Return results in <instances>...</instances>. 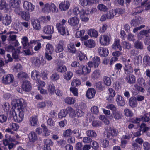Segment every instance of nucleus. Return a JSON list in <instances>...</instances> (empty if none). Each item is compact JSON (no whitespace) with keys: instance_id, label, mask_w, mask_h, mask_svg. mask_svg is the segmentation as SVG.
Returning <instances> with one entry per match:
<instances>
[{"instance_id":"obj_1","label":"nucleus","mask_w":150,"mask_h":150,"mask_svg":"<svg viewBox=\"0 0 150 150\" xmlns=\"http://www.w3.org/2000/svg\"><path fill=\"white\" fill-rule=\"evenodd\" d=\"M17 107L18 115L16 112H14L15 114L13 118L15 121L20 122L23 120L24 113L27 110L26 102L23 99H18L16 101Z\"/></svg>"},{"instance_id":"obj_2","label":"nucleus","mask_w":150,"mask_h":150,"mask_svg":"<svg viewBox=\"0 0 150 150\" xmlns=\"http://www.w3.org/2000/svg\"><path fill=\"white\" fill-rule=\"evenodd\" d=\"M67 22V20L63 19L59 22L56 23V28L58 32L63 36L69 35L68 30L66 25Z\"/></svg>"},{"instance_id":"obj_3","label":"nucleus","mask_w":150,"mask_h":150,"mask_svg":"<svg viewBox=\"0 0 150 150\" xmlns=\"http://www.w3.org/2000/svg\"><path fill=\"white\" fill-rule=\"evenodd\" d=\"M105 135L108 138L111 139L113 137L117 136L118 132V130L116 129L108 127L105 130Z\"/></svg>"},{"instance_id":"obj_4","label":"nucleus","mask_w":150,"mask_h":150,"mask_svg":"<svg viewBox=\"0 0 150 150\" xmlns=\"http://www.w3.org/2000/svg\"><path fill=\"white\" fill-rule=\"evenodd\" d=\"M14 78L13 76L10 74L4 75L2 79V82L5 84H8L12 83L13 81Z\"/></svg>"},{"instance_id":"obj_5","label":"nucleus","mask_w":150,"mask_h":150,"mask_svg":"<svg viewBox=\"0 0 150 150\" xmlns=\"http://www.w3.org/2000/svg\"><path fill=\"white\" fill-rule=\"evenodd\" d=\"M110 39V38L105 35H102L99 38L100 44L104 46L107 45L109 44Z\"/></svg>"},{"instance_id":"obj_6","label":"nucleus","mask_w":150,"mask_h":150,"mask_svg":"<svg viewBox=\"0 0 150 150\" xmlns=\"http://www.w3.org/2000/svg\"><path fill=\"white\" fill-rule=\"evenodd\" d=\"M4 9L6 12H10L11 9L10 6L6 3L5 0H0V10Z\"/></svg>"},{"instance_id":"obj_7","label":"nucleus","mask_w":150,"mask_h":150,"mask_svg":"<svg viewBox=\"0 0 150 150\" xmlns=\"http://www.w3.org/2000/svg\"><path fill=\"white\" fill-rule=\"evenodd\" d=\"M70 6L69 2L67 0H64L59 5L60 9L63 11L68 10Z\"/></svg>"},{"instance_id":"obj_8","label":"nucleus","mask_w":150,"mask_h":150,"mask_svg":"<svg viewBox=\"0 0 150 150\" xmlns=\"http://www.w3.org/2000/svg\"><path fill=\"white\" fill-rule=\"evenodd\" d=\"M26 0H23V7L24 8L28 11H32L34 9L35 6L30 2L26 1Z\"/></svg>"},{"instance_id":"obj_9","label":"nucleus","mask_w":150,"mask_h":150,"mask_svg":"<svg viewBox=\"0 0 150 150\" xmlns=\"http://www.w3.org/2000/svg\"><path fill=\"white\" fill-rule=\"evenodd\" d=\"M38 123V118L37 116H32L29 120V124L31 126L35 127Z\"/></svg>"},{"instance_id":"obj_10","label":"nucleus","mask_w":150,"mask_h":150,"mask_svg":"<svg viewBox=\"0 0 150 150\" xmlns=\"http://www.w3.org/2000/svg\"><path fill=\"white\" fill-rule=\"evenodd\" d=\"M23 89L25 91L28 92L30 91L31 88V84L30 82L27 80L23 81L22 85Z\"/></svg>"},{"instance_id":"obj_11","label":"nucleus","mask_w":150,"mask_h":150,"mask_svg":"<svg viewBox=\"0 0 150 150\" xmlns=\"http://www.w3.org/2000/svg\"><path fill=\"white\" fill-rule=\"evenodd\" d=\"M54 27L51 25H46L44 27L43 29V31L44 33L46 34H51L54 32Z\"/></svg>"},{"instance_id":"obj_12","label":"nucleus","mask_w":150,"mask_h":150,"mask_svg":"<svg viewBox=\"0 0 150 150\" xmlns=\"http://www.w3.org/2000/svg\"><path fill=\"white\" fill-rule=\"evenodd\" d=\"M109 96L107 100L110 102H112L113 100V98L115 96L116 93L114 90L112 88H109L108 89Z\"/></svg>"},{"instance_id":"obj_13","label":"nucleus","mask_w":150,"mask_h":150,"mask_svg":"<svg viewBox=\"0 0 150 150\" xmlns=\"http://www.w3.org/2000/svg\"><path fill=\"white\" fill-rule=\"evenodd\" d=\"M79 68L82 69V71L79 72V71H77V72L80 74L85 75L89 74L90 72V68L89 69L87 66H85L81 65L80 66Z\"/></svg>"},{"instance_id":"obj_14","label":"nucleus","mask_w":150,"mask_h":150,"mask_svg":"<svg viewBox=\"0 0 150 150\" xmlns=\"http://www.w3.org/2000/svg\"><path fill=\"white\" fill-rule=\"evenodd\" d=\"M31 62L33 65L34 67H39L41 64L40 58L37 57H35L32 58Z\"/></svg>"},{"instance_id":"obj_15","label":"nucleus","mask_w":150,"mask_h":150,"mask_svg":"<svg viewBox=\"0 0 150 150\" xmlns=\"http://www.w3.org/2000/svg\"><path fill=\"white\" fill-rule=\"evenodd\" d=\"M98 53L100 56L106 57L108 54V49L106 48L100 47L98 48Z\"/></svg>"},{"instance_id":"obj_16","label":"nucleus","mask_w":150,"mask_h":150,"mask_svg":"<svg viewBox=\"0 0 150 150\" xmlns=\"http://www.w3.org/2000/svg\"><path fill=\"white\" fill-rule=\"evenodd\" d=\"M40 20L33 19L31 20V24L34 28L35 30H39L41 28Z\"/></svg>"},{"instance_id":"obj_17","label":"nucleus","mask_w":150,"mask_h":150,"mask_svg":"<svg viewBox=\"0 0 150 150\" xmlns=\"http://www.w3.org/2000/svg\"><path fill=\"white\" fill-rule=\"evenodd\" d=\"M112 117L111 118L113 117L116 120H119L121 119L123 115L121 112L116 110L112 112Z\"/></svg>"},{"instance_id":"obj_18","label":"nucleus","mask_w":150,"mask_h":150,"mask_svg":"<svg viewBox=\"0 0 150 150\" xmlns=\"http://www.w3.org/2000/svg\"><path fill=\"white\" fill-rule=\"evenodd\" d=\"M79 22V18L76 16L69 19L68 23L71 26H75L78 24Z\"/></svg>"},{"instance_id":"obj_19","label":"nucleus","mask_w":150,"mask_h":150,"mask_svg":"<svg viewBox=\"0 0 150 150\" xmlns=\"http://www.w3.org/2000/svg\"><path fill=\"white\" fill-rule=\"evenodd\" d=\"M112 48L114 49H118L120 51L122 50V47L120 44L119 39L116 38L115 39L114 42L112 46Z\"/></svg>"},{"instance_id":"obj_20","label":"nucleus","mask_w":150,"mask_h":150,"mask_svg":"<svg viewBox=\"0 0 150 150\" xmlns=\"http://www.w3.org/2000/svg\"><path fill=\"white\" fill-rule=\"evenodd\" d=\"M21 3V0H10L9 1L10 6L14 8L19 6Z\"/></svg>"},{"instance_id":"obj_21","label":"nucleus","mask_w":150,"mask_h":150,"mask_svg":"<svg viewBox=\"0 0 150 150\" xmlns=\"http://www.w3.org/2000/svg\"><path fill=\"white\" fill-rule=\"evenodd\" d=\"M137 103L136 98L134 96L131 97L129 99V105L132 108L137 107Z\"/></svg>"},{"instance_id":"obj_22","label":"nucleus","mask_w":150,"mask_h":150,"mask_svg":"<svg viewBox=\"0 0 150 150\" xmlns=\"http://www.w3.org/2000/svg\"><path fill=\"white\" fill-rule=\"evenodd\" d=\"M116 100L119 105L123 106L125 104L124 98L120 95H117V96Z\"/></svg>"},{"instance_id":"obj_23","label":"nucleus","mask_w":150,"mask_h":150,"mask_svg":"<svg viewBox=\"0 0 150 150\" xmlns=\"http://www.w3.org/2000/svg\"><path fill=\"white\" fill-rule=\"evenodd\" d=\"M84 44L88 48H92L95 46V43L94 40L92 39H90L84 41Z\"/></svg>"},{"instance_id":"obj_24","label":"nucleus","mask_w":150,"mask_h":150,"mask_svg":"<svg viewBox=\"0 0 150 150\" xmlns=\"http://www.w3.org/2000/svg\"><path fill=\"white\" fill-rule=\"evenodd\" d=\"M95 93V90L93 88H90L87 91L86 95L88 98L91 99L93 97Z\"/></svg>"},{"instance_id":"obj_25","label":"nucleus","mask_w":150,"mask_h":150,"mask_svg":"<svg viewBox=\"0 0 150 150\" xmlns=\"http://www.w3.org/2000/svg\"><path fill=\"white\" fill-rule=\"evenodd\" d=\"M127 82L130 84H133L136 82V77L133 74H130L129 76H127L125 78Z\"/></svg>"},{"instance_id":"obj_26","label":"nucleus","mask_w":150,"mask_h":150,"mask_svg":"<svg viewBox=\"0 0 150 150\" xmlns=\"http://www.w3.org/2000/svg\"><path fill=\"white\" fill-rule=\"evenodd\" d=\"M64 43V41L62 40L59 41L58 44L57 45L55 49L56 53H59L62 52L63 50V47L62 45Z\"/></svg>"},{"instance_id":"obj_27","label":"nucleus","mask_w":150,"mask_h":150,"mask_svg":"<svg viewBox=\"0 0 150 150\" xmlns=\"http://www.w3.org/2000/svg\"><path fill=\"white\" fill-rule=\"evenodd\" d=\"M21 43L24 49H27L29 46L28 38L26 36L23 37L21 39Z\"/></svg>"},{"instance_id":"obj_28","label":"nucleus","mask_w":150,"mask_h":150,"mask_svg":"<svg viewBox=\"0 0 150 150\" xmlns=\"http://www.w3.org/2000/svg\"><path fill=\"white\" fill-rule=\"evenodd\" d=\"M67 49L68 52L74 54L76 51L74 44L73 43H70L68 45Z\"/></svg>"},{"instance_id":"obj_29","label":"nucleus","mask_w":150,"mask_h":150,"mask_svg":"<svg viewBox=\"0 0 150 150\" xmlns=\"http://www.w3.org/2000/svg\"><path fill=\"white\" fill-rule=\"evenodd\" d=\"M76 98L73 97H67L64 99L65 102L67 104L72 105L74 104Z\"/></svg>"},{"instance_id":"obj_30","label":"nucleus","mask_w":150,"mask_h":150,"mask_svg":"<svg viewBox=\"0 0 150 150\" xmlns=\"http://www.w3.org/2000/svg\"><path fill=\"white\" fill-rule=\"evenodd\" d=\"M45 53H49L50 54H52L54 51L53 46L51 44L48 43L46 45Z\"/></svg>"},{"instance_id":"obj_31","label":"nucleus","mask_w":150,"mask_h":150,"mask_svg":"<svg viewBox=\"0 0 150 150\" xmlns=\"http://www.w3.org/2000/svg\"><path fill=\"white\" fill-rule=\"evenodd\" d=\"M56 69L58 72L64 73L67 71L66 67L63 65L58 64L56 67Z\"/></svg>"},{"instance_id":"obj_32","label":"nucleus","mask_w":150,"mask_h":150,"mask_svg":"<svg viewBox=\"0 0 150 150\" xmlns=\"http://www.w3.org/2000/svg\"><path fill=\"white\" fill-rule=\"evenodd\" d=\"M29 138L31 142H34L38 139V137L34 132H31L29 134Z\"/></svg>"},{"instance_id":"obj_33","label":"nucleus","mask_w":150,"mask_h":150,"mask_svg":"<svg viewBox=\"0 0 150 150\" xmlns=\"http://www.w3.org/2000/svg\"><path fill=\"white\" fill-rule=\"evenodd\" d=\"M11 19L10 15L7 14L5 16L3 20V23L6 25H8L11 23Z\"/></svg>"},{"instance_id":"obj_34","label":"nucleus","mask_w":150,"mask_h":150,"mask_svg":"<svg viewBox=\"0 0 150 150\" xmlns=\"http://www.w3.org/2000/svg\"><path fill=\"white\" fill-rule=\"evenodd\" d=\"M40 21L42 23H46L50 20V17L49 16H41L39 18Z\"/></svg>"},{"instance_id":"obj_35","label":"nucleus","mask_w":150,"mask_h":150,"mask_svg":"<svg viewBox=\"0 0 150 150\" xmlns=\"http://www.w3.org/2000/svg\"><path fill=\"white\" fill-rule=\"evenodd\" d=\"M93 65L94 68L98 67L100 63V59L99 57L96 56L93 59Z\"/></svg>"},{"instance_id":"obj_36","label":"nucleus","mask_w":150,"mask_h":150,"mask_svg":"<svg viewBox=\"0 0 150 150\" xmlns=\"http://www.w3.org/2000/svg\"><path fill=\"white\" fill-rule=\"evenodd\" d=\"M101 75V71L98 70H95L91 75L92 78L93 79H97Z\"/></svg>"},{"instance_id":"obj_37","label":"nucleus","mask_w":150,"mask_h":150,"mask_svg":"<svg viewBox=\"0 0 150 150\" xmlns=\"http://www.w3.org/2000/svg\"><path fill=\"white\" fill-rule=\"evenodd\" d=\"M143 61L144 67L150 66V57L149 56H145L143 58Z\"/></svg>"},{"instance_id":"obj_38","label":"nucleus","mask_w":150,"mask_h":150,"mask_svg":"<svg viewBox=\"0 0 150 150\" xmlns=\"http://www.w3.org/2000/svg\"><path fill=\"white\" fill-rule=\"evenodd\" d=\"M22 18L24 20L28 21L30 18V15L28 12L23 11L21 14Z\"/></svg>"},{"instance_id":"obj_39","label":"nucleus","mask_w":150,"mask_h":150,"mask_svg":"<svg viewBox=\"0 0 150 150\" xmlns=\"http://www.w3.org/2000/svg\"><path fill=\"white\" fill-rule=\"evenodd\" d=\"M88 34L91 37H97L98 36V33L96 30L94 29H91L88 31Z\"/></svg>"},{"instance_id":"obj_40","label":"nucleus","mask_w":150,"mask_h":150,"mask_svg":"<svg viewBox=\"0 0 150 150\" xmlns=\"http://www.w3.org/2000/svg\"><path fill=\"white\" fill-rule=\"evenodd\" d=\"M55 88L54 85L52 83H50L48 85L47 89L50 93L53 94L54 93Z\"/></svg>"},{"instance_id":"obj_41","label":"nucleus","mask_w":150,"mask_h":150,"mask_svg":"<svg viewBox=\"0 0 150 150\" xmlns=\"http://www.w3.org/2000/svg\"><path fill=\"white\" fill-rule=\"evenodd\" d=\"M106 14L107 16V19H112L116 15L115 11L113 10L108 11Z\"/></svg>"},{"instance_id":"obj_42","label":"nucleus","mask_w":150,"mask_h":150,"mask_svg":"<svg viewBox=\"0 0 150 150\" xmlns=\"http://www.w3.org/2000/svg\"><path fill=\"white\" fill-rule=\"evenodd\" d=\"M140 23V18L139 17H136L132 20L131 22L132 26H136Z\"/></svg>"},{"instance_id":"obj_43","label":"nucleus","mask_w":150,"mask_h":150,"mask_svg":"<svg viewBox=\"0 0 150 150\" xmlns=\"http://www.w3.org/2000/svg\"><path fill=\"white\" fill-rule=\"evenodd\" d=\"M9 43L10 45L8 46L9 49L13 50L14 47L18 45L19 43L17 40L13 41H9Z\"/></svg>"},{"instance_id":"obj_44","label":"nucleus","mask_w":150,"mask_h":150,"mask_svg":"<svg viewBox=\"0 0 150 150\" xmlns=\"http://www.w3.org/2000/svg\"><path fill=\"white\" fill-rule=\"evenodd\" d=\"M134 47L138 49H143V45L142 43L140 41L137 40L134 43Z\"/></svg>"},{"instance_id":"obj_45","label":"nucleus","mask_w":150,"mask_h":150,"mask_svg":"<svg viewBox=\"0 0 150 150\" xmlns=\"http://www.w3.org/2000/svg\"><path fill=\"white\" fill-rule=\"evenodd\" d=\"M141 5L142 6H145L146 10H148L150 9V0H145Z\"/></svg>"},{"instance_id":"obj_46","label":"nucleus","mask_w":150,"mask_h":150,"mask_svg":"<svg viewBox=\"0 0 150 150\" xmlns=\"http://www.w3.org/2000/svg\"><path fill=\"white\" fill-rule=\"evenodd\" d=\"M73 73L70 71H68L64 75V78L66 80H70L73 76Z\"/></svg>"},{"instance_id":"obj_47","label":"nucleus","mask_w":150,"mask_h":150,"mask_svg":"<svg viewBox=\"0 0 150 150\" xmlns=\"http://www.w3.org/2000/svg\"><path fill=\"white\" fill-rule=\"evenodd\" d=\"M18 77L20 80H23L24 79L28 78V75L25 72H20L18 74Z\"/></svg>"},{"instance_id":"obj_48","label":"nucleus","mask_w":150,"mask_h":150,"mask_svg":"<svg viewBox=\"0 0 150 150\" xmlns=\"http://www.w3.org/2000/svg\"><path fill=\"white\" fill-rule=\"evenodd\" d=\"M68 113L67 109H66L62 110L60 111L58 114V117L60 118H62L66 116Z\"/></svg>"},{"instance_id":"obj_49","label":"nucleus","mask_w":150,"mask_h":150,"mask_svg":"<svg viewBox=\"0 0 150 150\" xmlns=\"http://www.w3.org/2000/svg\"><path fill=\"white\" fill-rule=\"evenodd\" d=\"M104 84L107 86H110L111 84V81L110 78L108 76H104L103 79Z\"/></svg>"},{"instance_id":"obj_50","label":"nucleus","mask_w":150,"mask_h":150,"mask_svg":"<svg viewBox=\"0 0 150 150\" xmlns=\"http://www.w3.org/2000/svg\"><path fill=\"white\" fill-rule=\"evenodd\" d=\"M122 47L124 49L129 50L131 48L132 46L131 44L129 42L124 41L122 42Z\"/></svg>"},{"instance_id":"obj_51","label":"nucleus","mask_w":150,"mask_h":150,"mask_svg":"<svg viewBox=\"0 0 150 150\" xmlns=\"http://www.w3.org/2000/svg\"><path fill=\"white\" fill-rule=\"evenodd\" d=\"M67 110L68 113H69L70 116L71 117L73 118L74 117L76 114L75 112L73 109L71 107H69L67 108Z\"/></svg>"},{"instance_id":"obj_52","label":"nucleus","mask_w":150,"mask_h":150,"mask_svg":"<svg viewBox=\"0 0 150 150\" xmlns=\"http://www.w3.org/2000/svg\"><path fill=\"white\" fill-rule=\"evenodd\" d=\"M143 10V8L142 7H138L133 10L132 15H135L137 13H141Z\"/></svg>"},{"instance_id":"obj_53","label":"nucleus","mask_w":150,"mask_h":150,"mask_svg":"<svg viewBox=\"0 0 150 150\" xmlns=\"http://www.w3.org/2000/svg\"><path fill=\"white\" fill-rule=\"evenodd\" d=\"M31 77L34 80L38 79L39 77V73L38 71L34 70L31 72Z\"/></svg>"},{"instance_id":"obj_54","label":"nucleus","mask_w":150,"mask_h":150,"mask_svg":"<svg viewBox=\"0 0 150 150\" xmlns=\"http://www.w3.org/2000/svg\"><path fill=\"white\" fill-rule=\"evenodd\" d=\"M86 134L88 136L91 137H94L96 136V133L93 130H88L86 131Z\"/></svg>"},{"instance_id":"obj_55","label":"nucleus","mask_w":150,"mask_h":150,"mask_svg":"<svg viewBox=\"0 0 150 150\" xmlns=\"http://www.w3.org/2000/svg\"><path fill=\"white\" fill-rule=\"evenodd\" d=\"M91 111L93 115H98L99 113V108L96 106L92 107L91 109Z\"/></svg>"},{"instance_id":"obj_56","label":"nucleus","mask_w":150,"mask_h":150,"mask_svg":"<svg viewBox=\"0 0 150 150\" xmlns=\"http://www.w3.org/2000/svg\"><path fill=\"white\" fill-rule=\"evenodd\" d=\"M137 83L141 86H145L146 85L145 80L142 77H139L137 79Z\"/></svg>"},{"instance_id":"obj_57","label":"nucleus","mask_w":150,"mask_h":150,"mask_svg":"<svg viewBox=\"0 0 150 150\" xmlns=\"http://www.w3.org/2000/svg\"><path fill=\"white\" fill-rule=\"evenodd\" d=\"M78 57L79 58V59L80 61H83L84 60H86L87 58L85 54L79 51L78 53Z\"/></svg>"},{"instance_id":"obj_58","label":"nucleus","mask_w":150,"mask_h":150,"mask_svg":"<svg viewBox=\"0 0 150 150\" xmlns=\"http://www.w3.org/2000/svg\"><path fill=\"white\" fill-rule=\"evenodd\" d=\"M60 78L59 75L57 73L52 74L50 76V79L53 81H56L58 80Z\"/></svg>"},{"instance_id":"obj_59","label":"nucleus","mask_w":150,"mask_h":150,"mask_svg":"<svg viewBox=\"0 0 150 150\" xmlns=\"http://www.w3.org/2000/svg\"><path fill=\"white\" fill-rule=\"evenodd\" d=\"M9 127L12 129L14 131L17 130L19 127L18 124L13 122L9 124Z\"/></svg>"},{"instance_id":"obj_60","label":"nucleus","mask_w":150,"mask_h":150,"mask_svg":"<svg viewBox=\"0 0 150 150\" xmlns=\"http://www.w3.org/2000/svg\"><path fill=\"white\" fill-rule=\"evenodd\" d=\"M98 9L100 11L106 12L108 10L107 6L103 4H99L97 6Z\"/></svg>"},{"instance_id":"obj_61","label":"nucleus","mask_w":150,"mask_h":150,"mask_svg":"<svg viewBox=\"0 0 150 150\" xmlns=\"http://www.w3.org/2000/svg\"><path fill=\"white\" fill-rule=\"evenodd\" d=\"M71 135V130L70 129H68L64 131L63 133V136L65 137H67Z\"/></svg>"},{"instance_id":"obj_62","label":"nucleus","mask_w":150,"mask_h":150,"mask_svg":"<svg viewBox=\"0 0 150 150\" xmlns=\"http://www.w3.org/2000/svg\"><path fill=\"white\" fill-rule=\"evenodd\" d=\"M79 4L84 7L86 6L90 2L89 0H79Z\"/></svg>"},{"instance_id":"obj_63","label":"nucleus","mask_w":150,"mask_h":150,"mask_svg":"<svg viewBox=\"0 0 150 150\" xmlns=\"http://www.w3.org/2000/svg\"><path fill=\"white\" fill-rule=\"evenodd\" d=\"M124 112L125 115L127 116L132 117L133 115L132 111L128 109H125Z\"/></svg>"},{"instance_id":"obj_64","label":"nucleus","mask_w":150,"mask_h":150,"mask_svg":"<svg viewBox=\"0 0 150 150\" xmlns=\"http://www.w3.org/2000/svg\"><path fill=\"white\" fill-rule=\"evenodd\" d=\"M20 52V50H15L13 52L12 56L14 59L17 60L19 59Z\"/></svg>"}]
</instances>
